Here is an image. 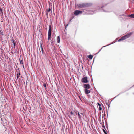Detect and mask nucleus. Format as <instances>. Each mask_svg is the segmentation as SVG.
<instances>
[{"label":"nucleus","instance_id":"nucleus-26","mask_svg":"<svg viewBox=\"0 0 134 134\" xmlns=\"http://www.w3.org/2000/svg\"><path fill=\"white\" fill-rule=\"evenodd\" d=\"M82 69H83V67H82Z\"/></svg>","mask_w":134,"mask_h":134},{"label":"nucleus","instance_id":"nucleus-4","mask_svg":"<svg viewBox=\"0 0 134 134\" xmlns=\"http://www.w3.org/2000/svg\"><path fill=\"white\" fill-rule=\"evenodd\" d=\"M81 81L82 83H87L88 82L87 77H86L82 79Z\"/></svg>","mask_w":134,"mask_h":134},{"label":"nucleus","instance_id":"nucleus-16","mask_svg":"<svg viewBox=\"0 0 134 134\" xmlns=\"http://www.w3.org/2000/svg\"><path fill=\"white\" fill-rule=\"evenodd\" d=\"M103 132H104V133L105 134H107V132H106V131H105V130L104 129H103Z\"/></svg>","mask_w":134,"mask_h":134},{"label":"nucleus","instance_id":"nucleus-1","mask_svg":"<svg viewBox=\"0 0 134 134\" xmlns=\"http://www.w3.org/2000/svg\"><path fill=\"white\" fill-rule=\"evenodd\" d=\"M90 5V4L87 3H81L77 4V6L80 8L88 7Z\"/></svg>","mask_w":134,"mask_h":134},{"label":"nucleus","instance_id":"nucleus-7","mask_svg":"<svg viewBox=\"0 0 134 134\" xmlns=\"http://www.w3.org/2000/svg\"><path fill=\"white\" fill-rule=\"evenodd\" d=\"M78 118L80 119H81L83 115V114L82 113H79L78 112Z\"/></svg>","mask_w":134,"mask_h":134},{"label":"nucleus","instance_id":"nucleus-13","mask_svg":"<svg viewBox=\"0 0 134 134\" xmlns=\"http://www.w3.org/2000/svg\"><path fill=\"white\" fill-rule=\"evenodd\" d=\"M88 57L90 59H92L93 57V56L91 55H90L88 56Z\"/></svg>","mask_w":134,"mask_h":134},{"label":"nucleus","instance_id":"nucleus-12","mask_svg":"<svg viewBox=\"0 0 134 134\" xmlns=\"http://www.w3.org/2000/svg\"><path fill=\"white\" fill-rule=\"evenodd\" d=\"M129 16L131 18H134V14L130 15Z\"/></svg>","mask_w":134,"mask_h":134},{"label":"nucleus","instance_id":"nucleus-19","mask_svg":"<svg viewBox=\"0 0 134 134\" xmlns=\"http://www.w3.org/2000/svg\"><path fill=\"white\" fill-rule=\"evenodd\" d=\"M70 114L71 115H73L74 114V112H73L71 111L70 112Z\"/></svg>","mask_w":134,"mask_h":134},{"label":"nucleus","instance_id":"nucleus-15","mask_svg":"<svg viewBox=\"0 0 134 134\" xmlns=\"http://www.w3.org/2000/svg\"><path fill=\"white\" fill-rule=\"evenodd\" d=\"M20 64H22V65L23 64V60H20Z\"/></svg>","mask_w":134,"mask_h":134},{"label":"nucleus","instance_id":"nucleus-6","mask_svg":"<svg viewBox=\"0 0 134 134\" xmlns=\"http://www.w3.org/2000/svg\"><path fill=\"white\" fill-rule=\"evenodd\" d=\"M83 87L84 88H85V89H87L90 88V85L88 84H85L84 85Z\"/></svg>","mask_w":134,"mask_h":134},{"label":"nucleus","instance_id":"nucleus-10","mask_svg":"<svg viewBox=\"0 0 134 134\" xmlns=\"http://www.w3.org/2000/svg\"><path fill=\"white\" fill-rule=\"evenodd\" d=\"M0 13L1 15H3V13L2 12V10L1 8H0Z\"/></svg>","mask_w":134,"mask_h":134},{"label":"nucleus","instance_id":"nucleus-5","mask_svg":"<svg viewBox=\"0 0 134 134\" xmlns=\"http://www.w3.org/2000/svg\"><path fill=\"white\" fill-rule=\"evenodd\" d=\"M82 11L76 10L74 12V13L75 15H77L80 14L82 13Z\"/></svg>","mask_w":134,"mask_h":134},{"label":"nucleus","instance_id":"nucleus-2","mask_svg":"<svg viewBox=\"0 0 134 134\" xmlns=\"http://www.w3.org/2000/svg\"><path fill=\"white\" fill-rule=\"evenodd\" d=\"M132 34V32H131L129 33L128 34H127L122 37L120 39H119L118 40V41L119 42L122 40H124L128 38V37H130Z\"/></svg>","mask_w":134,"mask_h":134},{"label":"nucleus","instance_id":"nucleus-14","mask_svg":"<svg viewBox=\"0 0 134 134\" xmlns=\"http://www.w3.org/2000/svg\"><path fill=\"white\" fill-rule=\"evenodd\" d=\"M21 75V74L20 73V72L19 73H18L17 74V78H18L19 77V75Z\"/></svg>","mask_w":134,"mask_h":134},{"label":"nucleus","instance_id":"nucleus-23","mask_svg":"<svg viewBox=\"0 0 134 134\" xmlns=\"http://www.w3.org/2000/svg\"><path fill=\"white\" fill-rule=\"evenodd\" d=\"M40 47H41V48H42V44H41V46H40Z\"/></svg>","mask_w":134,"mask_h":134},{"label":"nucleus","instance_id":"nucleus-24","mask_svg":"<svg viewBox=\"0 0 134 134\" xmlns=\"http://www.w3.org/2000/svg\"><path fill=\"white\" fill-rule=\"evenodd\" d=\"M102 127H104V128H105V126L104 125H103V126H102Z\"/></svg>","mask_w":134,"mask_h":134},{"label":"nucleus","instance_id":"nucleus-17","mask_svg":"<svg viewBox=\"0 0 134 134\" xmlns=\"http://www.w3.org/2000/svg\"><path fill=\"white\" fill-rule=\"evenodd\" d=\"M47 11L48 12H49L51 11V9L50 8H49L48 10H47Z\"/></svg>","mask_w":134,"mask_h":134},{"label":"nucleus","instance_id":"nucleus-8","mask_svg":"<svg viewBox=\"0 0 134 134\" xmlns=\"http://www.w3.org/2000/svg\"><path fill=\"white\" fill-rule=\"evenodd\" d=\"M84 91L85 92V93L86 94H88L90 92V91L89 90H88V89H85Z\"/></svg>","mask_w":134,"mask_h":134},{"label":"nucleus","instance_id":"nucleus-9","mask_svg":"<svg viewBox=\"0 0 134 134\" xmlns=\"http://www.w3.org/2000/svg\"><path fill=\"white\" fill-rule=\"evenodd\" d=\"M57 42L58 43H59L60 41V37L59 36H58L57 38Z\"/></svg>","mask_w":134,"mask_h":134},{"label":"nucleus","instance_id":"nucleus-18","mask_svg":"<svg viewBox=\"0 0 134 134\" xmlns=\"http://www.w3.org/2000/svg\"><path fill=\"white\" fill-rule=\"evenodd\" d=\"M102 109V108L100 107H99V110L100 111Z\"/></svg>","mask_w":134,"mask_h":134},{"label":"nucleus","instance_id":"nucleus-21","mask_svg":"<svg viewBox=\"0 0 134 134\" xmlns=\"http://www.w3.org/2000/svg\"><path fill=\"white\" fill-rule=\"evenodd\" d=\"M98 104L99 106V107H100L101 105L100 104L98 103Z\"/></svg>","mask_w":134,"mask_h":134},{"label":"nucleus","instance_id":"nucleus-11","mask_svg":"<svg viewBox=\"0 0 134 134\" xmlns=\"http://www.w3.org/2000/svg\"><path fill=\"white\" fill-rule=\"evenodd\" d=\"M13 40V43L14 45V48H15V44H16L15 43V42L14 41V40Z\"/></svg>","mask_w":134,"mask_h":134},{"label":"nucleus","instance_id":"nucleus-22","mask_svg":"<svg viewBox=\"0 0 134 134\" xmlns=\"http://www.w3.org/2000/svg\"><path fill=\"white\" fill-rule=\"evenodd\" d=\"M41 51H42V53H43V51H44L43 50V48H41Z\"/></svg>","mask_w":134,"mask_h":134},{"label":"nucleus","instance_id":"nucleus-25","mask_svg":"<svg viewBox=\"0 0 134 134\" xmlns=\"http://www.w3.org/2000/svg\"><path fill=\"white\" fill-rule=\"evenodd\" d=\"M23 68H24V66L23 64Z\"/></svg>","mask_w":134,"mask_h":134},{"label":"nucleus","instance_id":"nucleus-20","mask_svg":"<svg viewBox=\"0 0 134 134\" xmlns=\"http://www.w3.org/2000/svg\"><path fill=\"white\" fill-rule=\"evenodd\" d=\"M43 86L45 87H46V85L45 84H44L43 85Z\"/></svg>","mask_w":134,"mask_h":134},{"label":"nucleus","instance_id":"nucleus-3","mask_svg":"<svg viewBox=\"0 0 134 134\" xmlns=\"http://www.w3.org/2000/svg\"><path fill=\"white\" fill-rule=\"evenodd\" d=\"M51 25H49V30L48 32V40L49 42V40L51 37Z\"/></svg>","mask_w":134,"mask_h":134}]
</instances>
